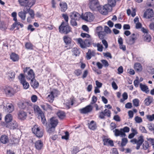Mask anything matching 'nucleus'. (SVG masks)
I'll return each mask as SVG.
<instances>
[{
  "label": "nucleus",
  "mask_w": 154,
  "mask_h": 154,
  "mask_svg": "<svg viewBox=\"0 0 154 154\" xmlns=\"http://www.w3.org/2000/svg\"><path fill=\"white\" fill-rule=\"evenodd\" d=\"M89 7L92 11H94L99 7V2L98 0H89Z\"/></svg>",
  "instance_id": "0eeeda50"
},
{
  "label": "nucleus",
  "mask_w": 154,
  "mask_h": 154,
  "mask_svg": "<svg viewBox=\"0 0 154 154\" xmlns=\"http://www.w3.org/2000/svg\"><path fill=\"white\" fill-rule=\"evenodd\" d=\"M12 116L10 114H8L5 116V121L7 123H9L12 120Z\"/></svg>",
  "instance_id": "58836bf2"
},
{
  "label": "nucleus",
  "mask_w": 154,
  "mask_h": 154,
  "mask_svg": "<svg viewBox=\"0 0 154 154\" xmlns=\"http://www.w3.org/2000/svg\"><path fill=\"white\" fill-rule=\"evenodd\" d=\"M21 84L23 85V88L25 89H27L29 87V83L26 81Z\"/></svg>",
  "instance_id": "bf43d9fd"
},
{
  "label": "nucleus",
  "mask_w": 154,
  "mask_h": 154,
  "mask_svg": "<svg viewBox=\"0 0 154 154\" xmlns=\"http://www.w3.org/2000/svg\"><path fill=\"white\" fill-rule=\"evenodd\" d=\"M101 62L105 67H107L108 66L109 63L106 60H101Z\"/></svg>",
  "instance_id": "338daca9"
},
{
  "label": "nucleus",
  "mask_w": 154,
  "mask_h": 154,
  "mask_svg": "<svg viewBox=\"0 0 154 154\" xmlns=\"http://www.w3.org/2000/svg\"><path fill=\"white\" fill-rule=\"evenodd\" d=\"M55 130V128H54L52 126L50 127L48 130V132L49 133H51L54 132Z\"/></svg>",
  "instance_id": "774afa93"
},
{
  "label": "nucleus",
  "mask_w": 154,
  "mask_h": 154,
  "mask_svg": "<svg viewBox=\"0 0 154 154\" xmlns=\"http://www.w3.org/2000/svg\"><path fill=\"white\" fill-rule=\"evenodd\" d=\"M128 140L126 138H123L122 139V142L120 144L121 147H123L126 145L128 143Z\"/></svg>",
  "instance_id": "37998d69"
},
{
  "label": "nucleus",
  "mask_w": 154,
  "mask_h": 154,
  "mask_svg": "<svg viewBox=\"0 0 154 154\" xmlns=\"http://www.w3.org/2000/svg\"><path fill=\"white\" fill-rule=\"evenodd\" d=\"M93 109L92 106L90 105L86 106L85 107L79 109L81 113L86 114L91 112Z\"/></svg>",
  "instance_id": "1a4fd4ad"
},
{
  "label": "nucleus",
  "mask_w": 154,
  "mask_h": 154,
  "mask_svg": "<svg viewBox=\"0 0 154 154\" xmlns=\"http://www.w3.org/2000/svg\"><path fill=\"white\" fill-rule=\"evenodd\" d=\"M135 34L133 33L130 36L127 40V42L130 44H133L135 41L137 39Z\"/></svg>",
  "instance_id": "f8f14e48"
},
{
  "label": "nucleus",
  "mask_w": 154,
  "mask_h": 154,
  "mask_svg": "<svg viewBox=\"0 0 154 154\" xmlns=\"http://www.w3.org/2000/svg\"><path fill=\"white\" fill-rule=\"evenodd\" d=\"M4 108L5 111L9 113L11 112L14 110V106L11 103H7Z\"/></svg>",
  "instance_id": "9b49d317"
},
{
  "label": "nucleus",
  "mask_w": 154,
  "mask_h": 154,
  "mask_svg": "<svg viewBox=\"0 0 154 154\" xmlns=\"http://www.w3.org/2000/svg\"><path fill=\"white\" fill-rule=\"evenodd\" d=\"M1 142L3 143L6 144L9 142V140L8 136L6 135H2L1 136L0 139Z\"/></svg>",
  "instance_id": "412c9836"
},
{
  "label": "nucleus",
  "mask_w": 154,
  "mask_h": 154,
  "mask_svg": "<svg viewBox=\"0 0 154 154\" xmlns=\"http://www.w3.org/2000/svg\"><path fill=\"white\" fill-rule=\"evenodd\" d=\"M72 51L74 55L76 56L79 55L80 54L79 51L77 48H72Z\"/></svg>",
  "instance_id": "c03bdc74"
},
{
  "label": "nucleus",
  "mask_w": 154,
  "mask_h": 154,
  "mask_svg": "<svg viewBox=\"0 0 154 154\" xmlns=\"http://www.w3.org/2000/svg\"><path fill=\"white\" fill-rule=\"evenodd\" d=\"M32 131L33 133L36 136L38 137H41L43 135V132L42 131H41L39 127L37 125H35L34 127L32 128Z\"/></svg>",
  "instance_id": "423d86ee"
},
{
  "label": "nucleus",
  "mask_w": 154,
  "mask_h": 154,
  "mask_svg": "<svg viewBox=\"0 0 154 154\" xmlns=\"http://www.w3.org/2000/svg\"><path fill=\"white\" fill-rule=\"evenodd\" d=\"M8 78L9 79H11V80H13L14 79L15 73L14 72L10 71L8 72Z\"/></svg>",
  "instance_id": "72a5a7b5"
},
{
  "label": "nucleus",
  "mask_w": 154,
  "mask_h": 154,
  "mask_svg": "<svg viewBox=\"0 0 154 154\" xmlns=\"http://www.w3.org/2000/svg\"><path fill=\"white\" fill-rule=\"evenodd\" d=\"M104 30L106 33H110L111 32V30L107 26H104Z\"/></svg>",
  "instance_id": "0e129e2a"
},
{
  "label": "nucleus",
  "mask_w": 154,
  "mask_h": 154,
  "mask_svg": "<svg viewBox=\"0 0 154 154\" xmlns=\"http://www.w3.org/2000/svg\"><path fill=\"white\" fill-rule=\"evenodd\" d=\"M146 118L149 121H152L154 120V114H153L152 115H147Z\"/></svg>",
  "instance_id": "603ef678"
},
{
  "label": "nucleus",
  "mask_w": 154,
  "mask_h": 154,
  "mask_svg": "<svg viewBox=\"0 0 154 154\" xmlns=\"http://www.w3.org/2000/svg\"><path fill=\"white\" fill-rule=\"evenodd\" d=\"M79 151V147L77 146H74L72 151L71 152V153L72 154H76Z\"/></svg>",
  "instance_id": "09e8293b"
},
{
  "label": "nucleus",
  "mask_w": 154,
  "mask_h": 154,
  "mask_svg": "<svg viewBox=\"0 0 154 154\" xmlns=\"http://www.w3.org/2000/svg\"><path fill=\"white\" fill-rule=\"evenodd\" d=\"M144 141L143 137L142 135L138 137V140L136 139H133L131 140L130 141L133 144H137L136 149L137 150H138L140 149L141 145H142Z\"/></svg>",
  "instance_id": "20e7f679"
},
{
  "label": "nucleus",
  "mask_w": 154,
  "mask_h": 154,
  "mask_svg": "<svg viewBox=\"0 0 154 154\" xmlns=\"http://www.w3.org/2000/svg\"><path fill=\"white\" fill-rule=\"evenodd\" d=\"M28 13L30 15L32 19H33L34 18L35 14L34 11L33 10L31 9L30 11H29Z\"/></svg>",
  "instance_id": "680f3d73"
},
{
  "label": "nucleus",
  "mask_w": 154,
  "mask_h": 154,
  "mask_svg": "<svg viewBox=\"0 0 154 154\" xmlns=\"http://www.w3.org/2000/svg\"><path fill=\"white\" fill-rule=\"evenodd\" d=\"M115 0H108V3L112 7H114L116 5Z\"/></svg>",
  "instance_id": "8fccbe9b"
},
{
  "label": "nucleus",
  "mask_w": 154,
  "mask_h": 154,
  "mask_svg": "<svg viewBox=\"0 0 154 154\" xmlns=\"http://www.w3.org/2000/svg\"><path fill=\"white\" fill-rule=\"evenodd\" d=\"M135 122L137 123H140L142 122V118L138 116H136L134 118Z\"/></svg>",
  "instance_id": "13d9d810"
},
{
  "label": "nucleus",
  "mask_w": 154,
  "mask_h": 154,
  "mask_svg": "<svg viewBox=\"0 0 154 154\" xmlns=\"http://www.w3.org/2000/svg\"><path fill=\"white\" fill-rule=\"evenodd\" d=\"M101 7H99L98 8V9L99 11V12L102 14L103 15H106L107 14L108 12L105 8L103 6V7L100 8Z\"/></svg>",
  "instance_id": "c9c22d12"
},
{
  "label": "nucleus",
  "mask_w": 154,
  "mask_h": 154,
  "mask_svg": "<svg viewBox=\"0 0 154 154\" xmlns=\"http://www.w3.org/2000/svg\"><path fill=\"white\" fill-rule=\"evenodd\" d=\"M95 55V52L93 51H91V50L89 49L88 52L86 53V58L88 60H90L92 57L94 56Z\"/></svg>",
  "instance_id": "6ab92c4d"
},
{
  "label": "nucleus",
  "mask_w": 154,
  "mask_h": 154,
  "mask_svg": "<svg viewBox=\"0 0 154 154\" xmlns=\"http://www.w3.org/2000/svg\"><path fill=\"white\" fill-rule=\"evenodd\" d=\"M18 79L21 84L26 81L25 79V75L23 73H21L18 76Z\"/></svg>",
  "instance_id": "e433bc0d"
},
{
  "label": "nucleus",
  "mask_w": 154,
  "mask_h": 154,
  "mask_svg": "<svg viewBox=\"0 0 154 154\" xmlns=\"http://www.w3.org/2000/svg\"><path fill=\"white\" fill-rule=\"evenodd\" d=\"M78 44L80 45V47L83 48L89 47L92 44L93 41L91 37L86 38L83 41L81 38L77 39Z\"/></svg>",
  "instance_id": "f257e3e1"
},
{
  "label": "nucleus",
  "mask_w": 154,
  "mask_h": 154,
  "mask_svg": "<svg viewBox=\"0 0 154 154\" xmlns=\"http://www.w3.org/2000/svg\"><path fill=\"white\" fill-rule=\"evenodd\" d=\"M144 102L145 103V105L146 106H149L150 104L152 102L150 100L149 98H146L144 101Z\"/></svg>",
  "instance_id": "6e6d98bb"
},
{
  "label": "nucleus",
  "mask_w": 154,
  "mask_h": 154,
  "mask_svg": "<svg viewBox=\"0 0 154 154\" xmlns=\"http://www.w3.org/2000/svg\"><path fill=\"white\" fill-rule=\"evenodd\" d=\"M81 36L83 38L86 37L87 38H88L91 37V36L90 35L87 33H82L81 34Z\"/></svg>",
  "instance_id": "69168bd1"
},
{
  "label": "nucleus",
  "mask_w": 154,
  "mask_h": 154,
  "mask_svg": "<svg viewBox=\"0 0 154 154\" xmlns=\"http://www.w3.org/2000/svg\"><path fill=\"white\" fill-rule=\"evenodd\" d=\"M103 6L108 12L110 11L112 9V7L108 3L105 5Z\"/></svg>",
  "instance_id": "864d4df0"
},
{
  "label": "nucleus",
  "mask_w": 154,
  "mask_h": 154,
  "mask_svg": "<svg viewBox=\"0 0 154 154\" xmlns=\"http://www.w3.org/2000/svg\"><path fill=\"white\" fill-rule=\"evenodd\" d=\"M97 33L99 37L101 40L104 39L105 38V36L106 35V32L103 31H99L97 32Z\"/></svg>",
  "instance_id": "bb28decb"
},
{
  "label": "nucleus",
  "mask_w": 154,
  "mask_h": 154,
  "mask_svg": "<svg viewBox=\"0 0 154 154\" xmlns=\"http://www.w3.org/2000/svg\"><path fill=\"white\" fill-rule=\"evenodd\" d=\"M25 47L27 49H33V45L30 42H26L25 44Z\"/></svg>",
  "instance_id": "49530a36"
},
{
  "label": "nucleus",
  "mask_w": 154,
  "mask_h": 154,
  "mask_svg": "<svg viewBox=\"0 0 154 154\" xmlns=\"http://www.w3.org/2000/svg\"><path fill=\"white\" fill-rule=\"evenodd\" d=\"M97 47V50L98 51L102 52L103 51V48L102 45L98 43Z\"/></svg>",
  "instance_id": "052dcab7"
},
{
  "label": "nucleus",
  "mask_w": 154,
  "mask_h": 154,
  "mask_svg": "<svg viewBox=\"0 0 154 154\" xmlns=\"http://www.w3.org/2000/svg\"><path fill=\"white\" fill-rule=\"evenodd\" d=\"M33 108L35 112L38 115V117H39V116L44 113L42 111L38 105H35L34 106Z\"/></svg>",
  "instance_id": "4468645a"
},
{
  "label": "nucleus",
  "mask_w": 154,
  "mask_h": 154,
  "mask_svg": "<svg viewBox=\"0 0 154 154\" xmlns=\"http://www.w3.org/2000/svg\"><path fill=\"white\" fill-rule=\"evenodd\" d=\"M23 6H24V7L23 10V11L26 14L29 11L31 10L30 8L31 7L29 5V4H27L25 5H24Z\"/></svg>",
  "instance_id": "79ce46f5"
},
{
  "label": "nucleus",
  "mask_w": 154,
  "mask_h": 154,
  "mask_svg": "<svg viewBox=\"0 0 154 154\" xmlns=\"http://www.w3.org/2000/svg\"><path fill=\"white\" fill-rule=\"evenodd\" d=\"M103 141L104 145H110L111 146H114L113 141L112 140H109V139H104L103 140Z\"/></svg>",
  "instance_id": "dca6fc26"
},
{
  "label": "nucleus",
  "mask_w": 154,
  "mask_h": 154,
  "mask_svg": "<svg viewBox=\"0 0 154 154\" xmlns=\"http://www.w3.org/2000/svg\"><path fill=\"white\" fill-rule=\"evenodd\" d=\"M134 69L138 72H141L143 69L142 66L140 63H137L134 65Z\"/></svg>",
  "instance_id": "393cba45"
},
{
  "label": "nucleus",
  "mask_w": 154,
  "mask_h": 154,
  "mask_svg": "<svg viewBox=\"0 0 154 154\" xmlns=\"http://www.w3.org/2000/svg\"><path fill=\"white\" fill-rule=\"evenodd\" d=\"M18 1L21 6H24L29 4V0H18Z\"/></svg>",
  "instance_id": "a18cd8bd"
},
{
  "label": "nucleus",
  "mask_w": 154,
  "mask_h": 154,
  "mask_svg": "<svg viewBox=\"0 0 154 154\" xmlns=\"http://www.w3.org/2000/svg\"><path fill=\"white\" fill-rule=\"evenodd\" d=\"M59 29L60 33L66 34L71 32L72 28L68 24H66L65 22H63L59 26Z\"/></svg>",
  "instance_id": "f03ea898"
},
{
  "label": "nucleus",
  "mask_w": 154,
  "mask_h": 154,
  "mask_svg": "<svg viewBox=\"0 0 154 154\" xmlns=\"http://www.w3.org/2000/svg\"><path fill=\"white\" fill-rule=\"evenodd\" d=\"M69 16L71 19L78 20L81 18L82 16L80 14L76 11L70 13Z\"/></svg>",
  "instance_id": "9d476101"
},
{
  "label": "nucleus",
  "mask_w": 154,
  "mask_h": 154,
  "mask_svg": "<svg viewBox=\"0 0 154 154\" xmlns=\"http://www.w3.org/2000/svg\"><path fill=\"white\" fill-rule=\"evenodd\" d=\"M11 16L13 17V20L15 21V22L12 24V25L15 28L17 25V13L15 12H12L11 14Z\"/></svg>",
  "instance_id": "c756f323"
},
{
  "label": "nucleus",
  "mask_w": 154,
  "mask_h": 154,
  "mask_svg": "<svg viewBox=\"0 0 154 154\" xmlns=\"http://www.w3.org/2000/svg\"><path fill=\"white\" fill-rule=\"evenodd\" d=\"M57 115L60 119H63L66 116L65 113L62 111H59L57 113Z\"/></svg>",
  "instance_id": "473e14b6"
},
{
  "label": "nucleus",
  "mask_w": 154,
  "mask_h": 154,
  "mask_svg": "<svg viewBox=\"0 0 154 154\" xmlns=\"http://www.w3.org/2000/svg\"><path fill=\"white\" fill-rule=\"evenodd\" d=\"M140 130L142 133H147V131L145 127L142 126H140L139 127Z\"/></svg>",
  "instance_id": "e2e57ef3"
},
{
  "label": "nucleus",
  "mask_w": 154,
  "mask_h": 154,
  "mask_svg": "<svg viewBox=\"0 0 154 154\" xmlns=\"http://www.w3.org/2000/svg\"><path fill=\"white\" fill-rule=\"evenodd\" d=\"M39 117H40L41 118V121L42 123L45 125H47V122L45 117L44 113L39 116Z\"/></svg>",
  "instance_id": "ea45409f"
},
{
  "label": "nucleus",
  "mask_w": 154,
  "mask_h": 154,
  "mask_svg": "<svg viewBox=\"0 0 154 154\" xmlns=\"http://www.w3.org/2000/svg\"><path fill=\"white\" fill-rule=\"evenodd\" d=\"M154 12L153 10L148 9L144 12L143 17L145 18L150 19L153 17Z\"/></svg>",
  "instance_id": "6e6552de"
},
{
  "label": "nucleus",
  "mask_w": 154,
  "mask_h": 154,
  "mask_svg": "<svg viewBox=\"0 0 154 154\" xmlns=\"http://www.w3.org/2000/svg\"><path fill=\"white\" fill-rule=\"evenodd\" d=\"M43 146V143L41 140L37 141L35 143V147L38 150L41 149Z\"/></svg>",
  "instance_id": "a878e982"
},
{
  "label": "nucleus",
  "mask_w": 154,
  "mask_h": 154,
  "mask_svg": "<svg viewBox=\"0 0 154 154\" xmlns=\"http://www.w3.org/2000/svg\"><path fill=\"white\" fill-rule=\"evenodd\" d=\"M81 18L82 20L86 21H91L94 19V16L90 12H86L84 14L82 15Z\"/></svg>",
  "instance_id": "39448f33"
},
{
  "label": "nucleus",
  "mask_w": 154,
  "mask_h": 154,
  "mask_svg": "<svg viewBox=\"0 0 154 154\" xmlns=\"http://www.w3.org/2000/svg\"><path fill=\"white\" fill-rule=\"evenodd\" d=\"M61 11L64 12L67 9V5L66 2H61L60 3Z\"/></svg>",
  "instance_id": "f3484780"
},
{
  "label": "nucleus",
  "mask_w": 154,
  "mask_h": 154,
  "mask_svg": "<svg viewBox=\"0 0 154 154\" xmlns=\"http://www.w3.org/2000/svg\"><path fill=\"white\" fill-rule=\"evenodd\" d=\"M26 13L23 11H21L18 13V15L22 20H24L26 19Z\"/></svg>",
  "instance_id": "4c0bfd02"
},
{
  "label": "nucleus",
  "mask_w": 154,
  "mask_h": 154,
  "mask_svg": "<svg viewBox=\"0 0 154 154\" xmlns=\"http://www.w3.org/2000/svg\"><path fill=\"white\" fill-rule=\"evenodd\" d=\"M11 59L14 62L18 61L19 59V55L14 53H12L10 55Z\"/></svg>",
  "instance_id": "aec40b11"
},
{
  "label": "nucleus",
  "mask_w": 154,
  "mask_h": 154,
  "mask_svg": "<svg viewBox=\"0 0 154 154\" xmlns=\"http://www.w3.org/2000/svg\"><path fill=\"white\" fill-rule=\"evenodd\" d=\"M8 26L3 21H0V29L2 30H5L7 28Z\"/></svg>",
  "instance_id": "7c9ffc66"
},
{
  "label": "nucleus",
  "mask_w": 154,
  "mask_h": 154,
  "mask_svg": "<svg viewBox=\"0 0 154 154\" xmlns=\"http://www.w3.org/2000/svg\"><path fill=\"white\" fill-rule=\"evenodd\" d=\"M50 122L51 126L54 128H55L58 123V120L53 117L50 119Z\"/></svg>",
  "instance_id": "2eb2a0df"
},
{
  "label": "nucleus",
  "mask_w": 154,
  "mask_h": 154,
  "mask_svg": "<svg viewBox=\"0 0 154 154\" xmlns=\"http://www.w3.org/2000/svg\"><path fill=\"white\" fill-rule=\"evenodd\" d=\"M18 124L15 121H12L10 124L9 128L11 129H15L17 128L18 127Z\"/></svg>",
  "instance_id": "5701e85b"
},
{
  "label": "nucleus",
  "mask_w": 154,
  "mask_h": 154,
  "mask_svg": "<svg viewBox=\"0 0 154 154\" xmlns=\"http://www.w3.org/2000/svg\"><path fill=\"white\" fill-rule=\"evenodd\" d=\"M63 40L66 45H69L71 44L72 39L70 37L65 35L63 36Z\"/></svg>",
  "instance_id": "b1692460"
},
{
  "label": "nucleus",
  "mask_w": 154,
  "mask_h": 154,
  "mask_svg": "<svg viewBox=\"0 0 154 154\" xmlns=\"http://www.w3.org/2000/svg\"><path fill=\"white\" fill-rule=\"evenodd\" d=\"M74 73L76 75L79 76L82 73V71L80 69L75 70L74 71Z\"/></svg>",
  "instance_id": "5fc2aeb1"
},
{
  "label": "nucleus",
  "mask_w": 154,
  "mask_h": 154,
  "mask_svg": "<svg viewBox=\"0 0 154 154\" xmlns=\"http://www.w3.org/2000/svg\"><path fill=\"white\" fill-rule=\"evenodd\" d=\"M133 105L136 107L139 106V100L137 99H135L133 100Z\"/></svg>",
  "instance_id": "3c124183"
},
{
  "label": "nucleus",
  "mask_w": 154,
  "mask_h": 154,
  "mask_svg": "<svg viewBox=\"0 0 154 154\" xmlns=\"http://www.w3.org/2000/svg\"><path fill=\"white\" fill-rule=\"evenodd\" d=\"M25 75L28 80L34 79L35 74L33 70L29 67L24 68L23 71Z\"/></svg>",
  "instance_id": "7ed1b4c3"
},
{
  "label": "nucleus",
  "mask_w": 154,
  "mask_h": 154,
  "mask_svg": "<svg viewBox=\"0 0 154 154\" xmlns=\"http://www.w3.org/2000/svg\"><path fill=\"white\" fill-rule=\"evenodd\" d=\"M18 116L19 119L24 120L25 119L26 117L27 113L26 112L23 111H20L19 112L18 114Z\"/></svg>",
  "instance_id": "ddd939ff"
},
{
  "label": "nucleus",
  "mask_w": 154,
  "mask_h": 154,
  "mask_svg": "<svg viewBox=\"0 0 154 154\" xmlns=\"http://www.w3.org/2000/svg\"><path fill=\"white\" fill-rule=\"evenodd\" d=\"M122 131V130L121 128L120 129V130L118 129H116L113 131V132L114 133L116 137L120 136Z\"/></svg>",
  "instance_id": "a19ab883"
},
{
  "label": "nucleus",
  "mask_w": 154,
  "mask_h": 154,
  "mask_svg": "<svg viewBox=\"0 0 154 154\" xmlns=\"http://www.w3.org/2000/svg\"><path fill=\"white\" fill-rule=\"evenodd\" d=\"M30 84L31 86L35 88H37L39 86L38 82L36 81L35 79L31 80Z\"/></svg>",
  "instance_id": "cd10ccee"
},
{
  "label": "nucleus",
  "mask_w": 154,
  "mask_h": 154,
  "mask_svg": "<svg viewBox=\"0 0 154 154\" xmlns=\"http://www.w3.org/2000/svg\"><path fill=\"white\" fill-rule=\"evenodd\" d=\"M6 93L7 94L11 96L13 95L16 92L11 87H9L5 90Z\"/></svg>",
  "instance_id": "a211bd4d"
},
{
  "label": "nucleus",
  "mask_w": 154,
  "mask_h": 154,
  "mask_svg": "<svg viewBox=\"0 0 154 154\" xmlns=\"http://www.w3.org/2000/svg\"><path fill=\"white\" fill-rule=\"evenodd\" d=\"M140 87L141 90L145 92L146 93H149V90L147 86L142 84L141 83L140 84Z\"/></svg>",
  "instance_id": "c85d7f7f"
},
{
  "label": "nucleus",
  "mask_w": 154,
  "mask_h": 154,
  "mask_svg": "<svg viewBox=\"0 0 154 154\" xmlns=\"http://www.w3.org/2000/svg\"><path fill=\"white\" fill-rule=\"evenodd\" d=\"M62 17H63V18L64 19V20H65L66 22L65 23L66 24H68V20H69V17L67 15V14H62Z\"/></svg>",
  "instance_id": "4d7b16f0"
},
{
  "label": "nucleus",
  "mask_w": 154,
  "mask_h": 154,
  "mask_svg": "<svg viewBox=\"0 0 154 154\" xmlns=\"http://www.w3.org/2000/svg\"><path fill=\"white\" fill-rule=\"evenodd\" d=\"M144 36L145 41L148 42H149L150 41L151 37L150 35L149 34L144 35Z\"/></svg>",
  "instance_id": "de8ad7c7"
},
{
  "label": "nucleus",
  "mask_w": 154,
  "mask_h": 154,
  "mask_svg": "<svg viewBox=\"0 0 154 154\" xmlns=\"http://www.w3.org/2000/svg\"><path fill=\"white\" fill-rule=\"evenodd\" d=\"M89 128L92 130H94L97 128L96 124L94 121H92L88 124Z\"/></svg>",
  "instance_id": "2f4dec72"
},
{
  "label": "nucleus",
  "mask_w": 154,
  "mask_h": 154,
  "mask_svg": "<svg viewBox=\"0 0 154 154\" xmlns=\"http://www.w3.org/2000/svg\"><path fill=\"white\" fill-rule=\"evenodd\" d=\"M142 149L144 150H147L149 147L148 142L147 141L143 142L142 144Z\"/></svg>",
  "instance_id": "f704fd0d"
},
{
  "label": "nucleus",
  "mask_w": 154,
  "mask_h": 154,
  "mask_svg": "<svg viewBox=\"0 0 154 154\" xmlns=\"http://www.w3.org/2000/svg\"><path fill=\"white\" fill-rule=\"evenodd\" d=\"M55 91H51L50 94L48 95L47 97V99L48 101L51 103H52L54 98Z\"/></svg>",
  "instance_id": "4be33fe9"
}]
</instances>
